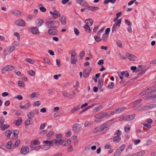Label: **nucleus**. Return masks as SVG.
Wrapping results in <instances>:
<instances>
[{"instance_id": "f257e3e1", "label": "nucleus", "mask_w": 156, "mask_h": 156, "mask_svg": "<svg viewBox=\"0 0 156 156\" xmlns=\"http://www.w3.org/2000/svg\"><path fill=\"white\" fill-rule=\"evenodd\" d=\"M109 121H108L103 124L100 126H97L93 130V132L95 133L101 132H105L108 130V126Z\"/></svg>"}, {"instance_id": "f03ea898", "label": "nucleus", "mask_w": 156, "mask_h": 156, "mask_svg": "<svg viewBox=\"0 0 156 156\" xmlns=\"http://www.w3.org/2000/svg\"><path fill=\"white\" fill-rule=\"evenodd\" d=\"M46 26L49 28H58L59 27V23L58 22L55 20H49L47 21Z\"/></svg>"}, {"instance_id": "7ed1b4c3", "label": "nucleus", "mask_w": 156, "mask_h": 156, "mask_svg": "<svg viewBox=\"0 0 156 156\" xmlns=\"http://www.w3.org/2000/svg\"><path fill=\"white\" fill-rule=\"evenodd\" d=\"M52 142V144L53 143L58 144H61L62 145L64 146H67L69 145L71 141L69 140H68L67 141V144H64V142L62 140H56L55 139H54L52 140L51 141Z\"/></svg>"}, {"instance_id": "20e7f679", "label": "nucleus", "mask_w": 156, "mask_h": 156, "mask_svg": "<svg viewBox=\"0 0 156 156\" xmlns=\"http://www.w3.org/2000/svg\"><path fill=\"white\" fill-rule=\"evenodd\" d=\"M125 147V144L121 145L115 152L114 156H119L124 150Z\"/></svg>"}, {"instance_id": "39448f33", "label": "nucleus", "mask_w": 156, "mask_h": 156, "mask_svg": "<svg viewBox=\"0 0 156 156\" xmlns=\"http://www.w3.org/2000/svg\"><path fill=\"white\" fill-rule=\"evenodd\" d=\"M15 47L13 46L6 48L4 51V55L6 56L15 50Z\"/></svg>"}, {"instance_id": "423d86ee", "label": "nucleus", "mask_w": 156, "mask_h": 156, "mask_svg": "<svg viewBox=\"0 0 156 156\" xmlns=\"http://www.w3.org/2000/svg\"><path fill=\"white\" fill-rule=\"evenodd\" d=\"M14 69V66L12 65H9L4 67L2 69V73L4 74L7 71L13 70Z\"/></svg>"}, {"instance_id": "0eeeda50", "label": "nucleus", "mask_w": 156, "mask_h": 156, "mask_svg": "<svg viewBox=\"0 0 156 156\" xmlns=\"http://www.w3.org/2000/svg\"><path fill=\"white\" fill-rule=\"evenodd\" d=\"M69 54H71V64H76V62L77 61V58H76L75 56L76 55V53L75 51H73L72 52H70Z\"/></svg>"}, {"instance_id": "6e6552de", "label": "nucleus", "mask_w": 156, "mask_h": 156, "mask_svg": "<svg viewBox=\"0 0 156 156\" xmlns=\"http://www.w3.org/2000/svg\"><path fill=\"white\" fill-rule=\"evenodd\" d=\"M135 115L132 114L122 116L120 119H122L125 121H129L135 118Z\"/></svg>"}, {"instance_id": "1a4fd4ad", "label": "nucleus", "mask_w": 156, "mask_h": 156, "mask_svg": "<svg viewBox=\"0 0 156 156\" xmlns=\"http://www.w3.org/2000/svg\"><path fill=\"white\" fill-rule=\"evenodd\" d=\"M101 113L103 118H104L109 117L111 115H113L115 114V112L113 111H108Z\"/></svg>"}, {"instance_id": "9d476101", "label": "nucleus", "mask_w": 156, "mask_h": 156, "mask_svg": "<svg viewBox=\"0 0 156 156\" xmlns=\"http://www.w3.org/2000/svg\"><path fill=\"white\" fill-rule=\"evenodd\" d=\"M81 129V127L78 124H75L73 126V130L74 132L78 133L80 132Z\"/></svg>"}, {"instance_id": "9b49d317", "label": "nucleus", "mask_w": 156, "mask_h": 156, "mask_svg": "<svg viewBox=\"0 0 156 156\" xmlns=\"http://www.w3.org/2000/svg\"><path fill=\"white\" fill-rule=\"evenodd\" d=\"M29 152V148L27 146H23L22 147L21 150L20 152L21 154L26 155Z\"/></svg>"}, {"instance_id": "f8f14e48", "label": "nucleus", "mask_w": 156, "mask_h": 156, "mask_svg": "<svg viewBox=\"0 0 156 156\" xmlns=\"http://www.w3.org/2000/svg\"><path fill=\"white\" fill-rule=\"evenodd\" d=\"M48 33L50 34L53 36L55 35L58 33V30L55 28H50L48 29Z\"/></svg>"}, {"instance_id": "ddd939ff", "label": "nucleus", "mask_w": 156, "mask_h": 156, "mask_svg": "<svg viewBox=\"0 0 156 156\" xmlns=\"http://www.w3.org/2000/svg\"><path fill=\"white\" fill-rule=\"evenodd\" d=\"M16 24L20 26H25L26 24L25 21L23 20H19L16 21Z\"/></svg>"}, {"instance_id": "4468645a", "label": "nucleus", "mask_w": 156, "mask_h": 156, "mask_svg": "<svg viewBox=\"0 0 156 156\" xmlns=\"http://www.w3.org/2000/svg\"><path fill=\"white\" fill-rule=\"evenodd\" d=\"M50 13L52 15L54 19L60 16V13L56 10H55L54 12L50 11Z\"/></svg>"}, {"instance_id": "2eb2a0df", "label": "nucleus", "mask_w": 156, "mask_h": 156, "mask_svg": "<svg viewBox=\"0 0 156 156\" xmlns=\"http://www.w3.org/2000/svg\"><path fill=\"white\" fill-rule=\"evenodd\" d=\"M154 98H156L155 94H150L144 97L143 98V99L144 100H147L151 99Z\"/></svg>"}, {"instance_id": "dca6fc26", "label": "nucleus", "mask_w": 156, "mask_h": 156, "mask_svg": "<svg viewBox=\"0 0 156 156\" xmlns=\"http://www.w3.org/2000/svg\"><path fill=\"white\" fill-rule=\"evenodd\" d=\"M126 56L128 59L131 61H135L136 59V57L133 55L129 54V53H127L126 55Z\"/></svg>"}, {"instance_id": "f3484780", "label": "nucleus", "mask_w": 156, "mask_h": 156, "mask_svg": "<svg viewBox=\"0 0 156 156\" xmlns=\"http://www.w3.org/2000/svg\"><path fill=\"white\" fill-rule=\"evenodd\" d=\"M11 13L16 16H20L21 14V12L18 10L14 9L11 11Z\"/></svg>"}, {"instance_id": "a211bd4d", "label": "nucleus", "mask_w": 156, "mask_h": 156, "mask_svg": "<svg viewBox=\"0 0 156 156\" xmlns=\"http://www.w3.org/2000/svg\"><path fill=\"white\" fill-rule=\"evenodd\" d=\"M44 21L41 19H38L36 21V24L38 27L41 26L43 23Z\"/></svg>"}, {"instance_id": "6ab92c4d", "label": "nucleus", "mask_w": 156, "mask_h": 156, "mask_svg": "<svg viewBox=\"0 0 156 156\" xmlns=\"http://www.w3.org/2000/svg\"><path fill=\"white\" fill-rule=\"evenodd\" d=\"M19 133V131L18 130H15L13 131V136L12 137L13 140H16L18 137V135Z\"/></svg>"}, {"instance_id": "aec40b11", "label": "nucleus", "mask_w": 156, "mask_h": 156, "mask_svg": "<svg viewBox=\"0 0 156 156\" xmlns=\"http://www.w3.org/2000/svg\"><path fill=\"white\" fill-rule=\"evenodd\" d=\"M87 9L89 10L95 11L98 10L99 9V8L98 7L93 6L89 5L87 8Z\"/></svg>"}, {"instance_id": "412c9836", "label": "nucleus", "mask_w": 156, "mask_h": 156, "mask_svg": "<svg viewBox=\"0 0 156 156\" xmlns=\"http://www.w3.org/2000/svg\"><path fill=\"white\" fill-rule=\"evenodd\" d=\"M31 31L33 34H37L39 32L38 28L37 27H33L31 29Z\"/></svg>"}, {"instance_id": "4be33fe9", "label": "nucleus", "mask_w": 156, "mask_h": 156, "mask_svg": "<svg viewBox=\"0 0 156 156\" xmlns=\"http://www.w3.org/2000/svg\"><path fill=\"white\" fill-rule=\"evenodd\" d=\"M20 142V140L18 139L15 142L14 145L12 146V149H14L18 147L19 145Z\"/></svg>"}, {"instance_id": "5701e85b", "label": "nucleus", "mask_w": 156, "mask_h": 156, "mask_svg": "<svg viewBox=\"0 0 156 156\" xmlns=\"http://www.w3.org/2000/svg\"><path fill=\"white\" fill-rule=\"evenodd\" d=\"M126 109V107H122L120 108H117L115 109V113H119L122 112L124 110Z\"/></svg>"}, {"instance_id": "b1692460", "label": "nucleus", "mask_w": 156, "mask_h": 156, "mask_svg": "<svg viewBox=\"0 0 156 156\" xmlns=\"http://www.w3.org/2000/svg\"><path fill=\"white\" fill-rule=\"evenodd\" d=\"M103 79L102 78H100L99 79L98 86V87L99 88H101L103 85Z\"/></svg>"}, {"instance_id": "393cba45", "label": "nucleus", "mask_w": 156, "mask_h": 156, "mask_svg": "<svg viewBox=\"0 0 156 156\" xmlns=\"http://www.w3.org/2000/svg\"><path fill=\"white\" fill-rule=\"evenodd\" d=\"M12 142L11 140L8 142L6 144V148L9 149H12Z\"/></svg>"}, {"instance_id": "a878e982", "label": "nucleus", "mask_w": 156, "mask_h": 156, "mask_svg": "<svg viewBox=\"0 0 156 156\" xmlns=\"http://www.w3.org/2000/svg\"><path fill=\"white\" fill-rule=\"evenodd\" d=\"M30 105L31 104L30 103H28L25 104L24 105L20 106V107L21 109L24 108L25 109H27L29 107Z\"/></svg>"}, {"instance_id": "bb28decb", "label": "nucleus", "mask_w": 156, "mask_h": 156, "mask_svg": "<svg viewBox=\"0 0 156 156\" xmlns=\"http://www.w3.org/2000/svg\"><path fill=\"white\" fill-rule=\"evenodd\" d=\"M85 22L86 24H87L90 26H91L93 24V21L92 19H89L86 20H85Z\"/></svg>"}, {"instance_id": "cd10ccee", "label": "nucleus", "mask_w": 156, "mask_h": 156, "mask_svg": "<svg viewBox=\"0 0 156 156\" xmlns=\"http://www.w3.org/2000/svg\"><path fill=\"white\" fill-rule=\"evenodd\" d=\"M121 140L120 136H116L113 137V141L114 142L118 143Z\"/></svg>"}, {"instance_id": "c85d7f7f", "label": "nucleus", "mask_w": 156, "mask_h": 156, "mask_svg": "<svg viewBox=\"0 0 156 156\" xmlns=\"http://www.w3.org/2000/svg\"><path fill=\"white\" fill-rule=\"evenodd\" d=\"M90 26L87 24L85 25L83 27L84 28L86 32L87 33H90L91 31L90 28L89 27Z\"/></svg>"}, {"instance_id": "c756f323", "label": "nucleus", "mask_w": 156, "mask_h": 156, "mask_svg": "<svg viewBox=\"0 0 156 156\" xmlns=\"http://www.w3.org/2000/svg\"><path fill=\"white\" fill-rule=\"evenodd\" d=\"M145 154L144 151H142L134 154L135 156H142Z\"/></svg>"}, {"instance_id": "7c9ffc66", "label": "nucleus", "mask_w": 156, "mask_h": 156, "mask_svg": "<svg viewBox=\"0 0 156 156\" xmlns=\"http://www.w3.org/2000/svg\"><path fill=\"white\" fill-rule=\"evenodd\" d=\"M30 147L32 150H35L37 151L38 150L41 148V146H39L37 147H34L33 146V145H32L30 146Z\"/></svg>"}, {"instance_id": "2f4dec72", "label": "nucleus", "mask_w": 156, "mask_h": 156, "mask_svg": "<svg viewBox=\"0 0 156 156\" xmlns=\"http://www.w3.org/2000/svg\"><path fill=\"white\" fill-rule=\"evenodd\" d=\"M12 133V132L11 130L9 129L8 130L6 131L5 133V135L7 138H9L10 137L11 134Z\"/></svg>"}, {"instance_id": "473e14b6", "label": "nucleus", "mask_w": 156, "mask_h": 156, "mask_svg": "<svg viewBox=\"0 0 156 156\" xmlns=\"http://www.w3.org/2000/svg\"><path fill=\"white\" fill-rule=\"evenodd\" d=\"M108 38V35L103 34L102 37L101 39L105 42H106Z\"/></svg>"}, {"instance_id": "72a5a7b5", "label": "nucleus", "mask_w": 156, "mask_h": 156, "mask_svg": "<svg viewBox=\"0 0 156 156\" xmlns=\"http://www.w3.org/2000/svg\"><path fill=\"white\" fill-rule=\"evenodd\" d=\"M115 83L113 82H110L108 85V88L110 89H113Z\"/></svg>"}, {"instance_id": "f704fd0d", "label": "nucleus", "mask_w": 156, "mask_h": 156, "mask_svg": "<svg viewBox=\"0 0 156 156\" xmlns=\"http://www.w3.org/2000/svg\"><path fill=\"white\" fill-rule=\"evenodd\" d=\"M130 126L129 125H126L124 127V131L126 133H129L130 131Z\"/></svg>"}, {"instance_id": "c9c22d12", "label": "nucleus", "mask_w": 156, "mask_h": 156, "mask_svg": "<svg viewBox=\"0 0 156 156\" xmlns=\"http://www.w3.org/2000/svg\"><path fill=\"white\" fill-rule=\"evenodd\" d=\"M27 115L29 119H32L34 116V113L32 111L29 112L27 113Z\"/></svg>"}, {"instance_id": "e433bc0d", "label": "nucleus", "mask_w": 156, "mask_h": 156, "mask_svg": "<svg viewBox=\"0 0 156 156\" xmlns=\"http://www.w3.org/2000/svg\"><path fill=\"white\" fill-rule=\"evenodd\" d=\"M81 5L87 8L89 6L88 3L86 1L83 0V2H82Z\"/></svg>"}, {"instance_id": "4c0bfd02", "label": "nucleus", "mask_w": 156, "mask_h": 156, "mask_svg": "<svg viewBox=\"0 0 156 156\" xmlns=\"http://www.w3.org/2000/svg\"><path fill=\"white\" fill-rule=\"evenodd\" d=\"M94 117L96 119H101L103 118L101 113H99L96 115L94 116Z\"/></svg>"}, {"instance_id": "58836bf2", "label": "nucleus", "mask_w": 156, "mask_h": 156, "mask_svg": "<svg viewBox=\"0 0 156 156\" xmlns=\"http://www.w3.org/2000/svg\"><path fill=\"white\" fill-rule=\"evenodd\" d=\"M41 146V147L42 149L46 150L50 148L51 146L44 144Z\"/></svg>"}, {"instance_id": "ea45409f", "label": "nucleus", "mask_w": 156, "mask_h": 156, "mask_svg": "<svg viewBox=\"0 0 156 156\" xmlns=\"http://www.w3.org/2000/svg\"><path fill=\"white\" fill-rule=\"evenodd\" d=\"M62 24L63 25H65L66 24V18H63L62 17L60 18H59Z\"/></svg>"}, {"instance_id": "a19ab883", "label": "nucleus", "mask_w": 156, "mask_h": 156, "mask_svg": "<svg viewBox=\"0 0 156 156\" xmlns=\"http://www.w3.org/2000/svg\"><path fill=\"white\" fill-rule=\"evenodd\" d=\"M80 109L79 107L78 106H74L71 112L72 113H74Z\"/></svg>"}, {"instance_id": "79ce46f5", "label": "nucleus", "mask_w": 156, "mask_h": 156, "mask_svg": "<svg viewBox=\"0 0 156 156\" xmlns=\"http://www.w3.org/2000/svg\"><path fill=\"white\" fill-rule=\"evenodd\" d=\"M31 144L34 145H37L40 144V142L37 140H34L31 142Z\"/></svg>"}, {"instance_id": "37998d69", "label": "nucleus", "mask_w": 156, "mask_h": 156, "mask_svg": "<svg viewBox=\"0 0 156 156\" xmlns=\"http://www.w3.org/2000/svg\"><path fill=\"white\" fill-rule=\"evenodd\" d=\"M118 28L119 27H118V26L116 25V24H114L112 29V32L113 33H115L116 29Z\"/></svg>"}, {"instance_id": "c03bdc74", "label": "nucleus", "mask_w": 156, "mask_h": 156, "mask_svg": "<svg viewBox=\"0 0 156 156\" xmlns=\"http://www.w3.org/2000/svg\"><path fill=\"white\" fill-rule=\"evenodd\" d=\"M121 75L127 77L129 76V73L127 71H122L121 72Z\"/></svg>"}, {"instance_id": "a18cd8bd", "label": "nucleus", "mask_w": 156, "mask_h": 156, "mask_svg": "<svg viewBox=\"0 0 156 156\" xmlns=\"http://www.w3.org/2000/svg\"><path fill=\"white\" fill-rule=\"evenodd\" d=\"M10 126L8 124H6V125H3L2 126L1 130H4L7 129L8 128H9Z\"/></svg>"}, {"instance_id": "49530a36", "label": "nucleus", "mask_w": 156, "mask_h": 156, "mask_svg": "<svg viewBox=\"0 0 156 156\" xmlns=\"http://www.w3.org/2000/svg\"><path fill=\"white\" fill-rule=\"evenodd\" d=\"M94 38L95 41L97 42L101 41L102 40L101 38L100 37L96 35L94 36Z\"/></svg>"}, {"instance_id": "de8ad7c7", "label": "nucleus", "mask_w": 156, "mask_h": 156, "mask_svg": "<svg viewBox=\"0 0 156 156\" xmlns=\"http://www.w3.org/2000/svg\"><path fill=\"white\" fill-rule=\"evenodd\" d=\"M43 143L44 144H45V145H49L50 146H51L52 144V142L51 141H48V140H45L43 141Z\"/></svg>"}, {"instance_id": "09e8293b", "label": "nucleus", "mask_w": 156, "mask_h": 156, "mask_svg": "<svg viewBox=\"0 0 156 156\" xmlns=\"http://www.w3.org/2000/svg\"><path fill=\"white\" fill-rule=\"evenodd\" d=\"M22 122V120L21 119H19L16 120L15 123V125L16 126H19L21 125Z\"/></svg>"}, {"instance_id": "8fccbe9b", "label": "nucleus", "mask_w": 156, "mask_h": 156, "mask_svg": "<svg viewBox=\"0 0 156 156\" xmlns=\"http://www.w3.org/2000/svg\"><path fill=\"white\" fill-rule=\"evenodd\" d=\"M89 74L86 69H84L83 71V76L85 78L89 76Z\"/></svg>"}, {"instance_id": "3c124183", "label": "nucleus", "mask_w": 156, "mask_h": 156, "mask_svg": "<svg viewBox=\"0 0 156 156\" xmlns=\"http://www.w3.org/2000/svg\"><path fill=\"white\" fill-rule=\"evenodd\" d=\"M122 19H120L116 21L114 24H116V25L118 26V27H119L120 25V24L121 23Z\"/></svg>"}, {"instance_id": "603ef678", "label": "nucleus", "mask_w": 156, "mask_h": 156, "mask_svg": "<svg viewBox=\"0 0 156 156\" xmlns=\"http://www.w3.org/2000/svg\"><path fill=\"white\" fill-rule=\"evenodd\" d=\"M102 108V105H99V106L95 107L94 110L95 112H98Z\"/></svg>"}, {"instance_id": "864d4df0", "label": "nucleus", "mask_w": 156, "mask_h": 156, "mask_svg": "<svg viewBox=\"0 0 156 156\" xmlns=\"http://www.w3.org/2000/svg\"><path fill=\"white\" fill-rule=\"evenodd\" d=\"M32 122H31L30 120L29 119H27L25 122V124L26 126H28L30 125Z\"/></svg>"}, {"instance_id": "5fc2aeb1", "label": "nucleus", "mask_w": 156, "mask_h": 156, "mask_svg": "<svg viewBox=\"0 0 156 156\" xmlns=\"http://www.w3.org/2000/svg\"><path fill=\"white\" fill-rule=\"evenodd\" d=\"M26 60L27 62L31 64H33L34 62V60L30 58H27L26 59Z\"/></svg>"}, {"instance_id": "6e6d98bb", "label": "nucleus", "mask_w": 156, "mask_h": 156, "mask_svg": "<svg viewBox=\"0 0 156 156\" xmlns=\"http://www.w3.org/2000/svg\"><path fill=\"white\" fill-rule=\"evenodd\" d=\"M28 74L30 76H34L35 74V73L34 71L30 70L29 71Z\"/></svg>"}, {"instance_id": "4d7b16f0", "label": "nucleus", "mask_w": 156, "mask_h": 156, "mask_svg": "<svg viewBox=\"0 0 156 156\" xmlns=\"http://www.w3.org/2000/svg\"><path fill=\"white\" fill-rule=\"evenodd\" d=\"M143 66L142 65H139L137 67V70H136V72H138L139 71L143 69Z\"/></svg>"}, {"instance_id": "13d9d810", "label": "nucleus", "mask_w": 156, "mask_h": 156, "mask_svg": "<svg viewBox=\"0 0 156 156\" xmlns=\"http://www.w3.org/2000/svg\"><path fill=\"white\" fill-rule=\"evenodd\" d=\"M18 84L19 86L21 87H23L24 86V84L20 80H19L18 81Z\"/></svg>"}, {"instance_id": "bf43d9fd", "label": "nucleus", "mask_w": 156, "mask_h": 156, "mask_svg": "<svg viewBox=\"0 0 156 156\" xmlns=\"http://www.w3.org/2000/svg\"><path fill=\"white\" fill-rule=\"evenodd\" d=\"M142 101V99H139L136 100L134 102V104L135 105H137L139 104Z\"/></svg>"}, {"instance_id": "052dcab7", "label": "nucleus", "mask_w": 156, "mask_h": 156, "mask_svg": "<svg viewBox=\"0 0 156 156\" xmlns=\"http://www.w3.org/2000/svg\"><path fill=\"white\" fill-rule=\"evenodd\" d=\"M74 31L75 34L78 36L79 35L80 32L76 28H74Z\"/></svg>"}, {"instance_id": "680f3d73", "label": "nucleus", "mask_w": 156, "mask_h": 156, "mask_svg": "<svg viewBox=\"0 0 156 156\" xmlns=\"http://www.w3.org/2000/svg\"><path fill=\"white\" fill-rule=\"evenodd\" d=\"M54 133V132L52 131H49L47 134V137H49L52 136Z\"/></svg>"}, {"instance_id": "e2e57ef3", "label": "nucleus", "mask_w": 156, "mask_h": 156, "mask_svg": "<svg viewBox=\"0 0 156 156\" xmlns=\"http://www.w3.org/2000/svg\"><path fill=\"white\" fill-rule=\"evenodd\" d=\"M147 94V92L146 90H145L141 92L140 93V95L141 96H143Z\"/></svg>"}, {"instance_id": "0e129e2a", "label": "nucleus", "mask_w": 156, "mask_h": 156, "mask_svg": "<svg viewBox=\"0 0 156 156\" xmlns=\"http://www.w3.org/2000/svg\"><path fill=\"white\" fill-rule=\"evenodd\" d=\"M85 55V53L84 51H83L81 52L80 54V58L82 59L83 58L84 56Z\"/></svg>"}, {"instance_id": "69168bd1", "label": "nucleus", "mask_w": 156, "mask_h": 156, "mask_svg": "<svg viewBox=\"0 0 156 156\" xmlns=\"http://www.w3.org/2000/svg\"><path fill=\"white\" fill-rule=\"evenodd\" d=\"M110 31V28H106L105 30V33L104 34L108 35Z\"/></svg>"}, {"instance_id": "338daca9", "label": "nucleus", "mask_w": 156, "mask_h": 156, "mask_svg": "<svg viewBox=\"0 0 156 156\" xmlns=\"http://www.w3.org/2000/svg\"><path fill=\"white\" fill-rule=\"evenodd\" d=\"M56 137L57 139H58L59 140H62V135L60 134H58L56 135Z\"/></svg>"}, {"instance_id": "774afa93", "label": "nucleus", "mask_w": 156, "mask_h": 156, "mask_svg": "<svg viewBox=\"0 0 156 156\" xmlns=\"http://www.w3.org/2000/svg\"><path fill=\"white\" fill-rule=\"evenodd\" d=\"M131 69L132 70H133V72H136V70H137V68L135 66H132V67H131Z\"/></svg>"}]
</instances>
